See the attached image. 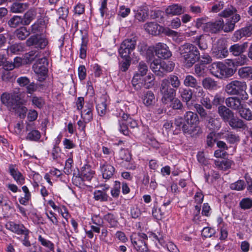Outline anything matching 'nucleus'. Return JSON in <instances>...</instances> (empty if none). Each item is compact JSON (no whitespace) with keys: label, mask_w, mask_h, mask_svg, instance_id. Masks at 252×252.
Returning a JSON list of instances; mask_svg holds the SVG:
<instances>
[{"label":"nucleus","mask_w":252,"mask_h":252,"mask_svg":"<svg viewBox=\"0 0 252 252\" xmlns=\"http://www.w3.org/2000/svg\"><path fill=\"white\" fill-rule=\"evenodd\" d=\"M198 123L197 114L192 111L186 112L183 118L179 117L174 121L177 129L191 137L195 136L201 132L200 127L196 126Z\"/></svg>","instance_id":"nucleus-1"},{"label":"nucleus","mask_w":252,"mask_h":252,"mask_svg":"<svg viewBox=\"0 0 252 252\" xmlns=\"http://www.w3.org/2000/svg\"><path fill=\"white\" fill-rule=\"evenodd\" d=\"M180 85V80L176 75L171 74L168 78L163 79L160 86L162 102L166 104L171 102L176 96V90Z\"/></svg>","instance_id":"nucleus-2"},{"label":"nucleus","mask_w":252,"mask_h":252,"mask_svg":"<svg viewBox=\"0 0 252 252\" xmlns=\"http://www.w3.org/2000/svg\"><path fill=\"white\" fill-rule=\"evenodd\" d=\"M179 52L181 58L187 67H190L200 58V53L197 48L193 44L186 43L179 48Z\"/></svg>","instance_id":"nucleus-3"},{"label":"nucleus","mask_w":252,"mask_h":252,"mask_svg":"<svg viewBox=\"0 0 252 252\" xmlns=\"http://www.w3.org/2000/svg\"><path fill=\"white\" fill-rule=\"evenodd\" d=\"M246 90V82L236 80L231 81L224 87V91L228 95L239 96L243 100H248L249 98Z\"/></svg>","instance_id":"nucleus-4"},{"label":"nucleus","mask_w":252,"mask_h":252,"mask_svg":"<svg viewBox=\"0 0 252 252\" xmlns=\"http://www.w3.org/2000/svg\"><path fill=\"white\" fill-rule=\"evenodd\" d=\"M131 246L137 252H150L148 247V236L144 233L132 234L130 237Z\"/></svg>","instance_id":"nucleus-5"},{"label":"nucleus","mask_w":252,"mask_h":252,"mask_svg":"<svg viewBox=\"0 0 252 252\" xmlns=\"http://www.w3.org/2000/svg\"><path fill=\"white\" fill-rule=\"evenodd\" d=\"M48 61L47 58L43 57L38 59L32 66V68L37 75L38 80L44 81L48 72Z\"/></svg>","instance_id":"nucleus-6"},{"label":"nucleus","mask_w":252,"mask_h":252,"mask_svg":"<svg viewBox=\"0 0 252 252\" xmlns=\"http://www.w3.org/2000/svg\"><path fill=\"white\" fill-rule=\"evenodd\" d=\"M136 45V37L124 40L119 49V53L121 57H130L131 54L135 49Z\"/></svg>","instance_id":"nucleus-7"},{"label":"nucleus","mask_w":252,"mask_h":252,"mask_svg":"<svg viewBox=\"0 0 252 252\" xmlns=\"http://www.w3.org/2000/svg\"><path fill=\"white\" fill-rule=\"evenodd\" d=\"M1 102L4 104L10 111L15 110L21 103L19 96L16 94L3 93L1 96Z\"/></svg>","instance_id":"nucleus-8"},{"label":"nucleus","mask_w":252,"mask_h":252,"mask_svg":"<svg viewBox=\"0 0 252 252\" xmlns=\"http://www.w3.org/2000/svg\"><path fill=\"white\" fill-rule=\"evenodd\" d=\"M28 47H33L37 49L42 50L48 44V40L44 36L36 34L31 36L26 41Z\"/></svg>","instance_id":"nucleus-9"},{"label":"nucleus","mask_w":252,"mask_h":252,"mask_svg":"<svg viewBox=\"0 0 252 252\" xmlns=\"http://www.w3.org/2000/svg\"><path fill=\"white\" fill-rule=\"evenodd\" d=\"M154 49L156 56L159 58L166 59L172 55L168 47L164 43H158L155 45Z\"/></svg>","instance_id":"nucleus-10"},{"label":"nucleus","mask_w":252,"mask_h":252,"mask_svg":"<svg viewBox=\"0 0 252 252\" xmlns=\"http://www.w3.org/2000/svg\"><path fill=\"white\" fill-rule=\"evenodd\" d=\"M246 100L242 99V97L231 96L227 97L225 101V104L229 109L238 111L245 103L244 101Z\"/></svg>","instance_id":"nucleus-11"},{"label":"nucleus","mask_w":252,"mask_h":252,"mask_svg":"<svg viewBox=\"0 0 252 252\" xmlns=\"http://www.w3.org/2000/svg\"><path fill=\"white\" fill-rule=\"evenodd\" d=\"M241 19V16L239 14H235L229 19H227L224 22L223 21V24L221 25V30L225 32H232L235 29V24Z\"/></svg>","instance_id":"nucleus-12"},{"label":"nucleus","mask_w":252,"mask_h":252,"mask_svg":"<svg viewBox=\"0 0 252 252\" xmlns=\"http://www.w3.org/2000/svg\"><path fill=\"white\" fill-rule=\"evenodd\" d=\"M223 24V20L219 19L214 22H207L203 27L204 32H208L212 33H216L221 30V25Z\"/></svg>","instance_id":"nucleus-13"},{"label":"nucleus","mask_w":252,"mask_h":252,"mask_svg":"<svg viewBox=\"0 0 252 252\" xmlns=\"http://www.w3.org/2000/svg\"><path fill=\"white\" fill-rule=\"evenodd\" d=\"M100 169L103 179L109 180L112 177L115 171L113 166L106 161L100 163Z\"/></svg>","instance_id":"nucleus-14"},{"label":"nucleus","mask_w":252,"mask_h":252,"mask_svg":"<svg viewBox=\"0 0 252 252\" xmlns=\"http://www.w3.org/2000/svg\"><path fill=\"white\" fill-rule=\"evenodd\" d=\"M134 17L139 22H144L149 16V9L146 6H141L134 10Z\"/></svg>","instance_id":"nucleus-15"},{"label":"nucleus","mask_w":252,"mask_h":252,"mask_svg":"<svg viewBox=\"0 0 252 252\" xmlns=\"http://www.w3.org/2000/svg\"><path fill=\"white\" fill-rule=\"evenodd\" d=\"M8 169L10 174L18 184L21 185L24 184L25 177L19 170L16 168L15 165H9Z\"/></svg>","instance_id":"nucleus-16"},{"label":"nucleus","mask_w":252,"mask_h":252,"mask_svg":"<svg viewBox=\"0 0 252 252\" xmlns=\"http://www.w3.org/2000/svg\"><path fill=\"white\" fill-rule=\"evenodd\" d=\"M94 174V171L92 170L89 165H84L81 169V173L78 177H76V179L78 178V180H87L90 181L93 178Z\"/></svg>","instance_id":"nucleus-17"},{"label":"nucleus","mask_w":252,"mask_h":252,"mask_svg":"<svg viewBox=\"0 0 252 252\" xmlns=\"http://www.w3.org/2000/svg\"><path fill=\"white\" fill-rule=\"evenodd\" d=\"M218 113L222 120L225 122H227L232 117H233L234 114V112L228 107L223 105L219 106Z\"/></svg>","instance_id":"nucleus-18"},{"label":"nucleus","mask_w":252,"mask_h":252,"mask_svg":"<svg viewBox=\"0 0 252 252\" xmlns=\"http://www.w3.org/2000/svg\"><path fill=\"white\" fill-rule=\"evenodd\" d=\"M144 28L147 32L153 35L159 34L162 30V26L157 23L152 22L146 23L144 25Z\"/></svg>","instance_id":"nucleus-19"},{"label":"nucleus","mask_w":252,"mask_h":252,"mask_svg":"<svg viewBox=\"0 0 252 252\" xmlns=\"http://www.w3.org/2000/svg\"><path fill=\"white\" fill-rule=\"evenodd\" d=\"M217 49V50L214 51V53L218 58H224L227 56L228 52L223 40H218Z\"/></svg>","instance_id":"nucleus-20"},{"label":"nucleus","mask_w":252,"mask_h":252,"mask_svg":"<svg viewBox=\"0 0 252 252\" xmlns=\"http://www.w3.org/2000/svg\"><path fill=\"white\" fill-rule=\"evenodd\" d=\"M185 12V8L178 4L170 5L165 10L166 13L170 15H179Z\"/></svg>","instance_id":"nucleus-21"},{"label":"nucleus","mask_w":252,"mask_h":252,"mask_svg":"<svg viewBox=\"0 0 252 252\" xmlns=\"http://www.w3.org/2000/svg\"><path fill=\"white\" fill-rule=\"evenodd\" d=\"M5 227L6 229L19 235L22 234L25 232V230L28 229L24 225L22 224H16L13 221L8 222L5 224Z\"/></svg>","instance_id":"nucleus-22"},{"label":"nucleus","mask_w":252,"mask_h":252,"mask_svg":"<svg viewBox=\"0 0 252 252\" xmlns=\"http://www.w3.org/2000/svg\"><path fill=\"white\" fill-rule=\"evenodd\" d=\"M141 98L143 103L146 106H152L156 102L155 94L151 91H147L145 92Z\"/></svg>","instance_id":"nucleus-23"},{"label":"nucleus","mask_w":252,"mask_h":252,"mask_svg":"<svg viewBox=\"0 0 252 252\" xmlns=\"http://www.w3.org/2000/svg\"><path fill=\"white\" fill-rule=\"evenodd\" d=\"M107 98L106 95H103L100 97L99 101L96 104V110L100 116L104 115L107 112Z\"/></svg>","instance_id":"nucleus-24"},{"label":"nucleus","mask_w":252,"mask_h":252,"mask_svg":"<svg viewBox=\"0 0 252 252\" xmlns=\"http://www.w3.org/2000/svg\"><path fill=\"white\" fill-rule=\"evenodd\" d=\"M251 35L248 28L245 27L235 31L232 38L234 41L236 42L244 37H250Z\"/></svg>","instance_id":"nucleus-25"},{"label":"nucleus","mask_w":252,"mask_h":252,"mask_svg":"<svg viewBox=\"0 0 252 252\" xmlns=\"http://www.w3.org/2000/svg\"><path fill=\"white\" fill-rule=\"evenodd\" d=\"M215 164L220 169L226 170L231 167V165L234 164V162L229 159L223 158L221 159L216 160Z\"/></svg>","instance_id":"nucleus-26"},{"label":"nucleus","mask_w":252,"mask_h":252,"mask_svg":"<svg viewBox=\"0 0 252 252\" xmlns=\"http://www.w3.org/2000/svg\"><path fill=\"white\" fill-rule=\"evenodd\" d=\"M202 85L203 87L208 90H215L217 89V82L211 77H206L202 81Z\"/></svg>","instance_id":"nucleus-27"},{"label":"nucleus","mask_w":252,"mask_h":252,"mask_svg":"<svg viewBox=\"0 0 252 252\" xmlns=\"http://www.w3.org/2000/svg\"><path fill=\"white\" fill-rule=\"evenodd\" d=\"M40 52L36 50H32L25 54L24 56V60L26 63H31L34 61H37L40 59Z\"/></svg>","instance_id":"nucleus-28"},{"label":"nucleus","mask_w":252,"mask_h":252,"mask_svg":"<svg viewBox=\"0 0 252 252\" xmlns=\"http://www.w3.org/2000/svg\"><path fill=\"white\" fill-rule=\"evenodd\" d=\"M103 219L109 224L110 227L116 228L118 226L119 222L116 215L108 213L104 216Z\"/></svg>","instance_id":"nucleus-29"},{"label":"nucleus","mask_w":252,"mask_h":252,"mask_svg":"<svg viewBox=\"0 0 252 252\" xmlns=\"http://www.w3.org/2000/svg\"><path fill=\"white\" fill-rule=\"evenodd\" d=\"M227 122L232 129L243 128L245 126L244 121L241 119L235 116L234 115Z\"/></svg>","instance_id":"nucleus-30"},{"label":"nucleus","mask_w":252,"mask_h":252,"mask_svg":"<svg viewBox=\"0 0 252 252\" xmlns=\"http://www.w3.org/2000/svg\"><path fill=\"white\" fill-rule=\"evenodd\" d=\"M238 75L243 79L252 80V66L241 67L238 70Z\"/></svg>","instance_id":"nucleus-31"},{"label":"nucleus","mask_w":252,"mask_h":252,"mask_svg":"<svg viewBox=\"0 0 252 252\" xmlns=\"http://www.w3.org/2000/svg\"><path fill=\"white\" fill-rule=\"evenodd\" d=\"M222 63L221 62L214 63L209 67L210 73L219 78L221 76L220 74Z\"/></svg>","instance_id":"nucleus-32"},{"label":"nucleus","mask_w":252,"mask_h":252,"mask_svg":"<svg viewBox=\"0 0 252 252\" xmlns=\"http://www.w3.org/2000/svg\"><path fill=\"white\" fill-rule=\"evenodd\" d=\"M236 71V69H233L232 67L229 66L224 63H222L221 69V77L220 78L222 79L224 78H228L232 76Z\"/></svg>","instance_id":"nucleus-33"},{"label":"nucleus","mask_w":252,"mask_h":252,"mask_svg":"<svg viewBox=\"0 0 252 252\" xmlns=\"http://www.w3.org/2000/svg\"><path fill=\"white\" fill-rule=\"evenodd\" d=\"M161 62L158 60H154L150 64V68L155 74L160 77H163L164 74L161 71Z\"/></svg>","instance_id":"nucleus-34"},{"label":"nucleus","mask_w":252,"mask_h":252,"mask_svg":"<svg viewBox=\"0 0 252 252\" xmlns=\"http://www.w3.org/2000/svg\"><path fill=\"white\" fill-rule=\"evenodd\" d=\"M36 12L35 10L31 9L25 13L22 18L23 25H29L30 23L35 18Z\"/></svg>","instance_id":"nucleus-35"},{"label":"nucleus","mask_w":252,"mask_h":252,"mask_svg":"<svg viewBox=\"0 0 252 252\" xmlns=\"http://www.w3.org/2000/svg\"><path fill=\"white\" fill-rule=\"evenodd\" d=\"M28 3L14 2L11 6L10 11L13 13H22L29 7Z\"/></svg>","instance_id":"nucleus-36"},{"label":"nucleus","mask_w":252,"mask_h":252,"mask_svg":"<svg viewBox=\"0 0 252 252\" xmlns=\"http://www.w3.org/2000/svg\"><path fill=\"white\" fill-rule=\"evenodd\" d=\"M14 34L18 39L24 40L30 35V32L25 27H21L15 31Z\"/></svg>","instance_id":"nucleus-37"},{"label":"nucleus","mask_w":252,"mask_h":252,"mask_svg":"<svg viewBox=\"0 0 252 252\" xmlns=\"http://www.w3.org/2000/svg\"><path fill=\"white\" fill-rule=\"evenodd\" d=\"M238 112L242 118L247 121L252 120V112L249 108L246 107V103L243 105Z\"/></svg>","instance_id":"nucleus-38"},{"label":"nucleus","mask_w":252,"mask_h":252,"mask_svg":"<svg viewBox=\"0 0 252 252\" xmlns=\"http://www.w3.org/2000/svg\"><path fill=\"white\" fill-rule=\"evenodd\" d=\"M180 95L183 101L188 105L189 102L192 97L193 92L190 89L182 88L180 90Z\"/></svg>","instance_id":"nucleus-39"},{"label":"nucleus","mask_w":252,"mask_h":252,"mask_svg":"<svg viewBox=\"0 0 252 252\" xmlns=\"http://www.w3.org/2000/svg\"><path fill=\"white\" fill-rule=\"evenodd\" d=\"M205 121L207 123V127L211 130H217L220 127V125L216 123L218 121L212 116V114H210Z\"/></svg>","instance_id":"nucleus-40"},{"label":"nucleus","mask_w":252,"mask_h":252,"mask_svg":"<svg viewBox=\"0 0 252 252\" xmlns=\"http://www.w3.org/2000/svg\"><path fill=\"white\" fill-rule=\"evenodd\" d=\"M193 42L197 45L201 50H205L208 48V44L203 34L194 37Z\"/></svg>","instance_id":"nucleus-41"},{"label":"nucleus","mask_w":252,"mask_h":252,"mask_svg":"<svg viewBox=\"0 0 252 252\" xmlns=\"http://www.w3.org/2000/svg\"><path fill=\"white\" fill-rule=\"evenodd\" d=\"M155 78L153 74H148L141 80V84L146 89L152 88L154 85Z\"/></svg>","instance_id":"nucleus-42"},{"label":"nucleus","mask_w":252,"mask_h":252,"mask_svg":"<svg viewBox=\"0 0 252 252\" xmlns=\"http://www.w3.org/2000/svg\"><path fill=\"white\" fill-rule=\"evenodd\" d=\"M94 198L100 202L108 201L109 196L104 190H95L94 192Z\"/></svg>","instance_id":"nucleus-43"},{"label":"nucleus","mask_w":252,"mask_h":252,"mask_svg":"<svg viewBox=\"0 0 252 252\" xmlns=\"http://www.w3.org/2000/svg\"><path fill=\"white\" fill-rule=\"evenodd\" d=\"M235 14H238L237 13V10L235 7L232 5L225 8L223 11L219 13L220 16L224 18H228L231 16L232 17Z\"/></svg>","instance_id":"nucleus-44"},{"label":"nucleus","mask_w":252,"mask_h":252,"mask_svg":"<svg viewBox=\"0 0 252 252\" xmlns=\"http://www.w3.org/2000/svg\"><path fill=\"white\" fill-rule=\"evenodd\" d=\"M123 60L119 62V68L120 71L126 72L129 67L131 62V57H121Z\"/></svg>","instance_id":"nucleus-45"},{"label":"nucleus","mask_w":252,"mask_h":252,"mask_svg":"<svg viewBox=\"0 0 252 252\" xmlns=\"http://www.w3.org/2000/svg\"><path fill=\"white\" fill-rule=\"evenodd\" d=\"M25 46L22 43H15L11 45L7 49V52L14 54H18L24 51Z\"/></svg>","instance_id":"nucleus-46"},{"label":"nucleus","mask_w":252,"mask_h":252,"mask_svg":"<svg viewBox=\"0 0 252 252\" xmlns=\"http://www.w3.org/2000/svg\"><path fill=\"white\" fill-rule=\"evenodd\" d=\"M168 210H163V207L158 208L156 205H154L152 209L153 216L157 220H161L166 214Z\"/></svg>","instance_id":"nucleus-47"},{"label":"nucleus","mask_w":252,"mask_h":252,"mask_svg":"<svg viewBox=\"0 0 252 252\" xmlns=\"http://www.w3.org/2000/svg\"><path fill=\"white\" fill-rule=\"evenodd\" d=\"M175 63L170 61L161 62V71L165 74V72H170L173 70Z\"/></svg>","instance_id":"nucleus-48"},{"label":"nucleus","mask_w":252,"mask_h":252,"mask_svg":"<svg viewBox=\"0 0 252 252\" xmlns=\"http://www.w3.org/2000/svg\"><path fill=\"white\" fill-rule=\"evenodd\" d=\"M203 106L201 104L197 103L194 105V108L201 119L205 120L210 114H212V113L207 112Z\"/></svg>","instance_id":"nucleus-49"},{"label":"nucleus","mask_w":252,"mask_h":252,"mask_svg":"<svg viewBox=\"0 0 252 252\" xmlns=\"http://www.w3.org/2000/svg\"><path fill=\"white\" fill-rule=\"evenodd\" d=\"M198 84L196 79L191 75H187L184 80V85L188 87L193 88Z\"/></svg>","instance_id":"nucleus-50"},{"label":"nucleus","mask_w":252,"mask_h":252,"mask_svg":"<svg viewBox=\"0 0 252 252\" xmlns=\"http://www.w3.org/2000/svg\"><path fill=\"white\" fill-rule=\"evenodd\" d=\"M225 139L230 144H234L240 141L239 136L232 131L228 132L224 135Z\"/></svg>","instance_id":"nucleus-51"},{"label":"nucleus","mask_w":252,"mask_h":252,"mask_svg":"<svg viewBox=\"0 0 252 252\" xmlns=\"http://www.w3.org/2000/svg\"><path fill=\"white\" fill-rule=\"evenodd\" d=\"M81 39L82 43L80 48L79 57L80 58L84 59L86 57L88 40L84 36H82Z\"/></svg>","instance_id":"nucleus-52"},{"label":"nucleus","mask_w":252,"mask_h":252,"mask_svg":"<svg viewBox=\"0 0 252 252\" xmlns=\"http://www.w3.org/2000/svg\"><path fill=\"white\" fill-rule=\"evenodd\" d=\"M32 103L35 107L41 109L45 105V100L42 97L33 95L32 97Z\"/></svg>","instance_id":"nucleus-53"},{"label":"nucleus","mask_w":252,"mask_h":252,"mask_svg":"<svg viewBox=\"0 0 252 252\" xmlns=\"http://www.w3.org/2000/svg\"><path fill=\"white\" fill-rule=\"evenodd\" d=\"M81 118L86 122H89L93 119V113L90 105H89L87 109L81 111Z\"/></svg>","instance_id":"nucleus-54"},{"label":"nucleus","mask_w":252,"mask_h":252,"mask_svg":"<svg viewBox=\"0 0 252 252\" xmlns=\"http://www.w3.org/2000/svg\"><path fill=\"white\" fill-rule=\"evenodd\" d=\"M210 96H213L209 94H206L200 99L201 105L203 106L207 109L210 110L212 108V100L210 98Z\"/></svg>","instance_id":"nucleus-55"},{"label":"nucleus","mask_w":252,"mask_h":252,"mask_svg":"<svg viewBox=\"0 0 252 252\" xmlns=\"http://www.w3.org/2000/svg\"><path fill=\"white\" fill-rule=\"evenodd\" d=\"M123 120L126 121L127 125L131 128L138 127L137 122L125 113L123 115Z\"/></svg>","instance_id":"nucleus-56"},{"label":"nucleus","mask_w":252,"mask_h":252,"mask_svg":"<svg viewBox=\"0 0 252 252\" xmlns=\"http://www.w3.org/2000/svg\"><path fill=\"white\" fill-rule=\"evenodd\" d=\"M230 52L235 56H239L243 52L244 46L240 45L238 44H236L232 45L229 48Z\"/></svg>","instance_id":"nucleus-57"},{"label":"nucleus","mask_w":252,"mask_h":252,"mask_svg":"<svg viewBox=\"0 0 252 252\" xmlns=\"http://www.w3.org/2000/svg\"><path fill=\"white\" fill-rule=\"evenodd\" d=\"M11 202L6 196L3 194L0 195V206L5 207L6 210H9L12 208Z\"/></svg>","instance_id":"nucleus-58"},{"label":"nucleus","mask_w":252,"mask_h":252,"mask_svg":"<svg viewBox=\"0 0 252 252\" xmlns=\"http://www.w3.org/2000/svg\"><path fill=\"white\" fill-rule=\"evenodd\" d=\"M59 19L65 20L68 16L69 8L67 6H62L57 10Z\"/></svg>","instance_id":"nucleus-59"},{"label":"nucleus","mask_w":252,"mask_h":252,"mask_svg":"<svg viewBox=\"0 0 252 252\" xmlns=\"http://www.w3.org/2000/svg\"><path fill=\"white\" fill-rule=\"evenodd\" d=\"M38 240L43 246L47 248L50 251L54 250V245L49 240L45 239L41 235H39Z\"/></svg>","instance_id":"nucleus-60"},{"label":"nucleus","mask_w":252,"mask_h":252,"mask_svg":"<svg viewBox=\"0 0 252 252\" xmlns=\"http://www.w3.org/2000/svg\"><path fill=\"white\" fill-rule=\"evenodd\" d=\"M22 18L19 16H14L8 21V25L12 28H15L20 24H23Z\"/></svg>","instance_id":"nucleus-61"},{"label":"nucleus","mask_w":252,"mask_h":252,"mask_svg":"<svg viewBox=\"0 0 252 252\" xmlns=\"http://www.w3.org/2000/svg\"><path fill=\"white\" fill-rule=\"evenodd\" d=\"M41 137L40 133L38 130H32L28 134L26 139L31 141H37Z\"/></svg>","instance_id":"nucleus-62"},{"label":"nucleus","mask_w":252,"mask_h":252,"mask_svg":"<svg viewBox=\"0 0 252 252\" xmlns=\"http://www.w3.org/2000/svg\"><path fill=\"white\" fill-rule=\"evenodd\" d=\"M120 158L125 161H129L131 159V153L126 149H122L119 153Z\"/></svg>","instance_id":"nucleus-63"},{"label":"nucleus","mask_w":252,"mask_h":252,"mask_svg":"<svg viewBox=\"0 0 252 252\" xmlns=\"http://www.w3.org/2000/svg\"><path fill=\"white\" fill-rule=\"evenodd\" d=\"M240 206L243 209H249L252 207V199L245 198L241 200Z\"/></svg>","instance_id":"nucleus-64"}]
</instances>
